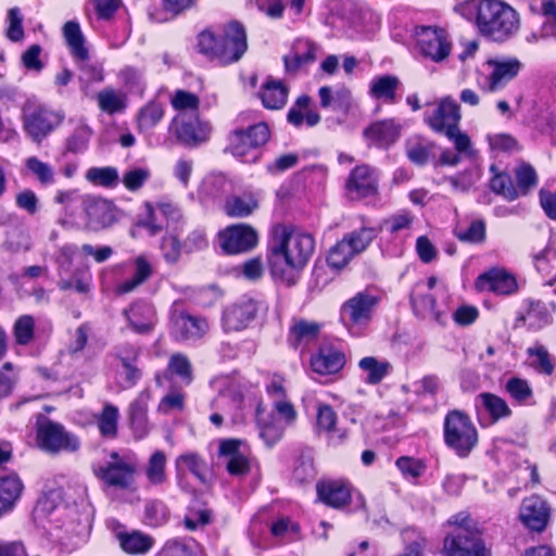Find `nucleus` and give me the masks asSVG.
<instances>
[{
	"label": "nucleus",
	"mask_w": 556,
	"mask_h": 556,
	"mask_svg": "<svg viewBox=\"0 0 556 556\" xmlns=\"http://www.w3.org/2000/svg\"><path fill=\"white\" fill-rule=\"evenodd\" d=\"M37 445L49 453L76 452L79 440L58 422L40 416L37 419Z\"/></svg>",
	"instance_id": "nucleus-6"
},
{
	"label": "nucleus",
	"mask_w": 556,
	"mask_h": 556,
	"mask_svg": "<svg viewBox=\"0 0 556 556\" xmlns=\"http://www.w3.org/2000/svg\"><path fill=\"white\" fill-rule=\"evenodd\" d=\"M83 210L86 217L85 226L90 231H100L115 222L114 207L105 199L86 197L83 201Z\"/></svg>",
	"instance_id": "nucleus-15"
},
{
	"label": "nucleus",
	"mask_w": 556,
	"mask_h": 556,
	"mask_svg": "<svg viewBox=\"0 0 556 556\" xmlns=\"http://www.w3.org/2000/svg\"><path fill=\"white\" fill-rule=\"evenodd\" d=\"M358 367L367 375L366 382L369 384L380 383L392 370L390 362L380 361L374 356L363 357Z\"/></svg>",
	"instance_id": "nucleus-34"
},
{
	"label": "nucleus",
	"mask_w": 556,
	"mask_h": 556,
	"mask_svg": "<svg viewBox=\"0 0 556 556\" xmlns=\"http://www.w3.org/2000/svg\"><path fill=\"white\" fill-rule=\"evenodd\" d=\"M138 465L135 460L109 462L96 470V475L108 485L118 489H131Z\"/></svg>",
	"instance_id": "nucleus-13"
},
{
	"label": "nucleus",
	"mask_w": 556,
	"mask_h": 556,
	"mask_svg": "<svg viewBox=\"0 0 556 556\" xmlns=\"http://www.w3.org/2000/svg\"><path fill=\"white\" fill-rule=\"evenodd\" d=\"M152 274V267L144 256H139L135 261V275L116 287L117 294H126L134 291L143 283Z\"/></svg>",
	"instance_id": "nucleus-35"
},
{
	"label": "nucleus",
	"mask_w": 556,
	"mask_h": 556,
	"mask_svg": "<svg viewBox=\"0 0 556 556\" xmlns=\"http://www.w3.org/2000/svg\"><path fill=\"white\" fill-rule=\"evenodd\" d=\"M257 232L249 225L227 227L219 233V243L227 254H239L252 250L257 244Z\"/></svg>",
	"instance_id": "nucleus-11"
},
{
	"label": "nucleus",
	"mask_w": 556,
	"mask_h": 556,
	"mask_svg": "<svg viewBox=\"0 0 556 556\" xmlns=\"http://www.w3.org/2000/svg\"><path fill=\"white\" fill-rule=\"evenodd\" d=\"M97 101L99 108L108 114L122 112L126 108L125 94L112 88H104L99 91L97 94Z\"/></svg>",
	"instance_id": "nucleus-37"
},
{
	"label": "nucleus",
	"mask_w": 556,
	"mask_h": 556,
	"mask_svg": "<svg viewBox=\"0 0 556 556\" xmlns=\"http://www.w3.org/2000/svg\"><path fill=\"white\" fill-rule=\"evenodd\" d=\"M448 523L457 528L444 539L443 553L446 556H491L475 522L466 513L454 515Z\"/></svg>",
	"instance_id": "nucleus-3"
},
{
	"label": "nucleus",
	"mask_w": 556,
	"mask_h": 556,
	"mask_svg": "<svg viewBox=\"0 0 556 556\" xmlns=\"http://www.w3.org/2000/svg\"><path fill=\"white\" fill-rule=\"evenodd\" d=\"M444 439L446 444L459 456H466L477 444L478 433L466 414L453 410L445 417Z\"/></svg>",
	"instance_id": "nucleus-5"
},
{
	"label": "nucleus",
	"mask_w": 556,
	"mask_h": 556,
	"mask_svg": "<svg viewBox=\"0 0 556 556\" xmlns=\"http://www.w3.org/2000/svg\"><path fill=\"white\" fill-rule=\"evenodd\" d=\"M490 186L495 193L503 195L506 200L513 201L518 197V191L514 187L510 176L507 174L494 175Z\"/></svg>",
	"instance_id": "nucleus-55"
},
{
	"label": "nucleus",
	"mask_w": 556,
	"mask_h": 556,
	"mask_svg": "<svg viewBox=\"0 0 556 556\" xmlns=\"http://www.w3.org/2000/svg\"><path fill=\"white\" fill-rule=\"evenodd\" d=\"M480 291H492L497 294L507 295L516 292L517 281L514 276L504 269L493 268L480 275L476 282Z\"/></svg>",
	"instance_id": "nucleus-21"
},
{
	"label": "nucleus",
	"mask_w": 556,
	"mask_h": 556,
	"mask_svg": "<svg viewBox=\"0 0 556 556\" xmlns=\"http://www.w3.org/2000/svg\"><path fill=\"white\" fill-rule=\"evenodd\" d=\"M400 80L395 76L384 75L371 81L370 92L377 99L393 102Z\"/></svg>",
	"instance_id": "nucleus-42"
},
{
	"label": "nucleus",
	"mask_w": 556,
	"mask_h": 556,
	"mask_svg": "<svg viewBox=\"0 0 556 556\" xmlns=\"http://www.w3.org/2000/svg\"><path fill=\"white\" fill-rule=\"evenodd\" d=\"M257 312L256 303L248 300L236 303L225 309L223 315V327L226 332L241 331L255 318Z\"/></svg>",
	"instance_id": "nucleus-19"
},
{
	"label": "nucleus",
	"mask_w": 556,
	"mask_h": 556,
	"mask_svg": "<svg viewBox=\"0 0 556 556\" xmlns=\"http://www.w3.org/2000/svg\"><path fill=\"white\" fill-rule=\"evenodd\" d=\"M337 424V414L329 405H321L317 413V428L319 431L331 432Z\"/></svg>",
	"instance_id": "nucleus-62"
},
{
	"label": "nucleus",
	"mask_w": 556,
	"mask_h": 556,
	"mask_svg": "<svg viewBox=\"0 0 556 556\" xmlns=\"http://www.w3.org/2000/svg\"><path fill=\"white\" fill-rule=\"evenodd\" d=\"M346 191L352 200L376 195L378 179L375 170L367 165L356 166L346 180Z\"/></svg>",
	"instance_id": "nucleus-16"
},
{
	"label": "nucleus",
	"mask_w": 556,
	"mask_h": 556,
	"mask_svg": "<svg viewBox=\"0 0 556 556\" xmlns=\"http://www.w3.org/2000/svg\"><path fill=\"white\" fill-rule=\"evenodd\" d=\"M161 250L163 257L169 264L178 262L181 252V245L177 237L166 236L162 240Z\"/></svg>",
	"instance_id": "nucleus-61"
},
{
	"label": "nucleus",
	"mask_w": 556,
	"mask_h": 556,
	"mask_svg": "<svg viewBox=\"0 0 556 556\" xmlns=\"http://www.w3.org/2000/svg\"><path fill=\"white\" fill-rule=\"evenodd\" d=\"M531 356L533 357L532 365L539 369L541 372L546 375H551L554 370V366L552 364L549 354L544 348H535L529 350Z\"/></svg>",
	"instance_id": "nucleus-63"
},
{
	"label": "nucleus",
	"mask_w": 556,
	"mask_h": 556,
	"mask_svg": "<svg viewBox=\"0 0 556 556\" xmlns=\"http://www.w3.org/2000/svg\"><path fill=\"white\" fill-rule=\"evenodd\" d=\"M314 251L315 240L309 233L287 228L277 230L267 254L271 276L294 286Z\"/></svg>",
	"instance_id": "nucleus-1"
},
{
	"label": "nucleus",
	"mask_w": 556,
	"mask_h": 556,
	"mask_svg": "<svg viewBox=\"0 0 556 556\" xmlns=\"http://www.w3.org/2000/svg\"><path fill=\"white\" fill-rule=\"evenodd\" d=\"M554 311L553 303L530 301L527 314L520 319L526 321L530 328L540 329L551 321Z\"/></svg>",
	"instance_id": "nucleus-30"
},
{
	"label": "nucleus",
	"mask_w": 556,
	"mask_h": 556,
	"mask_svg": "<svg viewBox=\"0 0 556 556\" xmlns=\"http://www.w3.org/2000/svg\"><path fill=\"white\" fill-rule=\"evenodd\" d=\"M138 356V350L136 348L130 349V354L127 356H124L123 354H119V359L122 362L123 368H124V376L126 380L125 388H130L137 383V381L140 379V370L134 365V362L137 359Z\"/></svg>",
	"instance_id": "nucleus-56"
},
{
	"label": "nucleus",
	"mask_w": 556,
	"mask_h": 556,
	"mask_svg": "<svg viewBox=\"0 0 556 556\" xmlns=\"http://www.w3.org/2000/svg\"><path fill=\"white\" fill-rule=\"evenodd\" d=\"M288 89L278 80H267L261 92L264 106L268 110H280L287 103Z\"/></svg>",
	"instance_id": "nucleus-33"
},
{
	"label": "nucleus",
	"mask_w": 556,
	"mask_h": 556,
	"mask_svg": "<svg viewBox=\"0 0 556 556\" xmlns=\"http://www.w3.org/2000/svg\"><path fill=\"white\" fill-rule=\"evenodd\" d=\"M178 477L188 470L202 483L206 482L208 467L206 462L197 453H185L175 460Z\"/></svg>",
	"instance_id": "nucleus-31"
},
{
	"label": "nucleus",
	"mask_w": 556,
	"mask_h": 556,
	"mask_svg": "<svg viewBox=\"0 0 556 556\" xmlns=\"http://www.w3.org/2000/svg\"><path fill=\"white\" fill-rule=\"evenodd\" d=\"M552 508L540 495L526 497L519 508V519L530 531L541 533L549 522Z\"/></svg>",
	"instance_id": "nucleus-10"
},
{
	"label": "nucleus",
	"mask_w": 556,
	"mask_h": 556,
	"mask_svg": "<svg viewBox=\"0 0 556 556\" xmlns=\"http://www.w3.org/2000/svg\"><path fill=\"white\" fill-rule=\"evenodd\" d=\"M316 490L318 498L333 508L345 507L351 502V489L343 481H320L317 483Z\"/></svg>",
	"instance_id": "nucleus-22"
},
{
	"label": "nucleus",
	"mask_w": 556,
	"mask_h": 556,
	"mask_svg": "<svg viewBox=\"0 0 556 556\" xmlns=\"http://www.w3.org/2000/svg\"><path fill=\"white\" fill-rule=\"evenodd\" d=\"M456 237L468 243H481L485 239V225L482 220H473L468 228H457Z\"/></svg>",
	"instance_id": "nucleus-54"
},
{
	"label": "nucleus",
	"mask_w": 556,
	"mask_h": 556,
	"mask_svg": "<svg viewBox=\"0 0 556 556\" xmlns=\"http://www.w3.org/2000/svg\"><path fill=\"white\" fill-rule=\"evenodd\" d=\"M377 298L359 292L346 301L342 307V314L348 319L351 329H363L371 320Z\"/></svg>",
	"instance_id": "nucleus-12"
},
{
	"label": "nucleus",
	"mask_w": 556,
	"mask_h": 556,
	"mask_svg": "<svg viewBox=\"0 0 556 556\" xmlns=\"http://www.w3.org/2000/svg\"><path fill=\"white\" fill-rule=\"evenodd\" d=\"M151 177V172L144 167H135L123 175L122 182L128 191L135 192Z\"/></svg>",
	"instance_id": "nucleus-52"
},
{
	"label": "nucleus",
	"mask_w": 556,
	"mask_h": 556,
	"mask_svg": "<svg viewBox=\"0 0 556 556\" xmlns=\"http://www.w3.org/2000/svg\"><path fill=\"white\" fill-rule=\"evenodd\" d=\"M476 401L490 414L493 421L508 417L511 414L506 401L493 393H480Z\"/></svg>",
	"instance_id": "nucleus-36"
},
{
	"label": "nucleus",
	"mask_w": 556,
	"mask_h": 556,
	"mask_svg": "<svg viewBox=\"0 0 556 556\" xmlns=\"http://www.w3.org/2000/svg\"><path fill=\"white\" fill-rule=\"evenodd\" d=\"M506 391L519 403H525L532 395V390L528 382L516 377L507 381Z\"/></svg>",
	"instance_id": "nucleus-60"
},
{
	"label": "nucleus",
	"mask_w": 556,
	"mask_h": 556,
	"mask_svg": "<svg viewBox=\"0 0 556 556\" xmlns=\"http://www.w3.org/2000/svg\"><path fill=\"white\" fill-rule=\"evenodd\" d=\"M416 45L419 53L433 62L445 60L451 53V42L443 29L420 27L416 30Z\"/></svg>",
	"instance_id": "nucleus-9"
},
{
	"label": "nucleus",
	"mask_w": 556,
	"mask_h": 556,
	"mask_svg": "<svg viewBox=\"0 0 556 556\" xmlns=\"http://www.w3.org/2000/svg\"><path fill=\"white\" fill-rule=\"evenodd\" d=\"M257 207V201L250 194L230 197L226 202V213L232 217L249 216Z\"/></svg>",
	"instance_id": "nucleus-43"
},
{
	"label": "nucleus",
	"mask_w": 556,
	"mask_h": 556,
	"mask_svg": "<svg viewBox=\"0 0 556 556\" xmlns=\"http://www.w3.org/2000/svg\"><path fill=\"white\" fill-rule=\"evenodd\" d=\"M121 547L128 554H144L153 544V540L140 532H132L129 534H119Z\"/></svg>",
	"instance_id": "nucleus-41"
},
{
	"label": "nucleus",
	"mask_w": 556,
	"mask_h": 556,
	"mask_svg": "<svg viewBox=\"0 0 556 556\" xmlns=\"http://www.w3.org/2000/svg\"><path fill=\"white\" fill-rule=\"evenodd\" d=\"M168 370L189 384L192 381V366L187 355L175 353L169 357Z\"/></svg>",
	"instance_id": "nucleus-51"
},
{
	"label": "nucleus",
	"mask_w": 556,
	"mask_h": 556,
	"mask_svg": "<svg viewBox=\"0 0 556 556\" xmlns=\"http://www.w3.org/2000/svg\"><path fill=\"white\" fill-rule=\"evenodd\" d=\"M376 236V229L364 227L345 235L343 239L348 240L349 247L357 255L367 249Z\"/></svg>",
	"instance_id": "nucleus-46"
},
{
	"label": "nucleus",
	"mask_w": 556,
	"mask_h": 556,
	"mask_svg": "<svg viewBox=\"0 0 556 556\" xmlns=\"http://www.w3.org/2000/svg\"><path fill=\"white\" fill-rule=\"evenodd\" d=\"M198 47L201 53L216 58L222 62V46L211 31H203L199 36Z\"/></svg>",
	"instance_id": "nucleus-59"
},
{
	"label": "nucleus",
	"mask_w": 556,
	"mask_h": 556,
	"mask_svg": "<svg viewBox=\"0 0 556 556\" xmlns=\"http://www.w3.org/2000/svg\"><path fill=\"white\" fill-rule=\"evenodd\" d=\"M30 174L43 186L52 185L54 182V170L48 163L40 161L36 156H30L25 163Z\"/></svg>",
	"instance_id": "nucleus-47"
},
{
	"label": "nucleus",
	"mask_w": 556,
	"mask_h": 556,
	"mask_svg": "<svg viewBox=\"0 0 556 556\" xmlns=\"http://www.w3.org/2000/svg\"><path fill=\"white\" fill-rule=\"evenodd\" d=\"M241 441L236 439L223 440L219 444V455L226 460V469L232 476H243L249 472L248 458L239 451Z\"/></svg>",
	"instance_id": "nucleus-25"
},
{
	"label": "nucleus",
	"mask_w": 556,
	"mask_h": 556,
	"mask_svg": "<svg viewBox=\"0 0 556 556\" xmlns=\"http://www.w3.org/2000/svg\"><path fill=\"white\" fill-rule=\"evenodd\" d=\"M460 119L459 106L450 97L440 100L431 114L425 117L426 123L437 132L453 135Z\"/></svg>",
	"instance_id": "nucleus-14"
},
{
	"label": "nucleus",
	"mask_w": 556,
	"mask_h": 556,
	"mask_svg": "<svg viewBox=\"0 0 556 556\" xmlns=\"http://www.w3.org/2000/svg\"><path fill=\"white\" fill-rule=\"evenodd\" d=\"M16 205L26 211L28 214L34 215L38 211L39 200L36 193L29 189H25L16 194Z\"/></svg>",
	"instance_id": "nucleus-64"
},
{
	"label": "nucleus",
	"mask_w": 556,
	"mask_h": 556,
	"mask_svg": "<svg viewBox=\"0 0 556 556\" xmlns=\"http://www.w3.org/2000/svg\"><path fill=\"white\" fill-rule=\"evenodd\" d=\"M356 254L349 247L348 240L342 238L336 245H333L327 256V263L331 268L342 269Z\"/></svg>",
	"instance_id": "nucleus-44"
},
{
	"label": "nucleus",
	"mask_w": 556,
	"mask_h": 556,
	"mask_svg": "<svg viewBox=\"0 0 556 556\" xmlns=\"http://www.w3.org/2000/svg\"><path fill=\"white\" fill-rule=\"evenodd\" d=\"M170 130L179 143L193 148L208 140L212 127L195 113L180 112L172 121Z\"/></svg>",
	"instance_id": "nucleus-8"
},
{
	"label": "nucleus",
	"mask_w": 556,
	"mask_h": 556,
	"mask_svg": "<svg viewBox=\"0 0 556 556\" xmlns=\"http://www.w3.org/2000/svg\"><path fill=\"white\" fill-rule=\"evenodd\" d=\"M256 421L260 429V437L268 446H273L283 434L285 427L273 414H265L260 404L256 408Z\"/></svg>",
	"instance_id": "nucleus-27"
},
{
	"label": "nucleus",
	"mask_w": 556,
	"mask_h": 556,
	"mask_svg": "<svg viewBox=\"0 0 556 556\" xmlns=\"http://www.w3.org/2000/svg\"><path fill=\"white\" fill-rule=\"evenodd\" d=\"M118 409L116 406L106 404L98 417L100 433L106 438H114L117 432Z\"/></svg>",
	"instance_id": "nucleus-45"
},
{
	"label": "nucleus",
	"mask_w": 556,
	"mask_h": 556,
	"mask_svg": "<svg viewBox=\"0 0 556 556\" xmlns=\"http://www.w3.org/2000/svg\"><path fill=\"white\" fill-rule=\"evenodd\" d=\"M492 67V72L482 85V89L486 92H495L511 80L520 70V62L516 59L507 61H488Z\"/></svg>",
	"instance_id": "nucleus-20"
},
{
	"label": "nucleus",
	"mask_w": 556,
	"mask_h": 556,
	"mask_svg": "<svg viewBox=\"0 0 556 556\" xmlns=\"http://www.w3.org/2000/svg\"><path fill=\"white\" fill-rule=\"evenodd\" d=\"M319 97L323 108H332L336 111H346L351 103V93L346 89H340L332 93L329 87H321Z\"/></svg>",
	"instance_id": "nucleus-40"
},
{
	"label": "nucleus",
	"mask_w": 556,
	"mask_h": 556,
	"mask_svg": "<svg viewBox=\"0 0 556 556\" xmlns=\"http://www.w3.org/2000/svg\"><path fill=\"white\" fill-rule=\"evenodd\" d=\"M316 46L311 41L299 42L293 50L283 58L288 73H296L303 65L314 62Z\"/></svg>",
	"instance_id": "nucleus-28"
},
{
	"label": "nucleus",
	"mask_w": 556,
	"mask_h": 556,
	"mask_svg": "<svg viewBox=\"0 0 556 556\" xmlns=\"http://www.w3.org/2000/svg\"><path fill=\"white\" fill-rule=\"evenodd\" d=\"M64 113L41 105H25L22 113L23 129L30 140L41 143L64 121Z\"/></svg>",
	"instance_id": "nucleus-4"
},
{
	"label": "nucleus",
	"mask_w": 556,
	"mask_h": 556,
	"mask_svg": "<svg viewBox=\"0 0 556 556\" xmlns=\"http://www.w3.org/2000/svg\"><path fill=\"white\" fill-rule=\"evenodd\" d=\"M128 326L139 334L150 333L155 325V309L147 302H137L124 311Z\"/></svg>",
	"instance_id": "nucleus-23"
},
{
	"label": "nucleus",
	"mask_w": 556,
	"mask_h": 556,
	"mask_svg": "<svg viewBox=\"0 0 556 556\" xmlns=\"http://www.w3.org/2000/svg\"><path fill=\"white\" fill-rule=\"evenodd\" d=\"M479 31L494 41H505L520 27L519 14L500 0H479L477 7Z\"/></svg>",
	"instance_id": "nucleus-2"
},
{
	"label": "nucleus",
	"mask_w": 556,
	"mask_h": 556,
	"mask_svg": "<svg viewBox=\"0 0 556 556\" xmlns=\"http://www.w3.org/2000/svg\"><path fill=\"white\" fill-rule=\"evenodd\" d=\"M319 325L314 321L300 320L291 329V336L295 344L308 343L315 340L319 333Z\"/></svg>",
	"instance_id": "nucleus-50"
},
{
	"label": "nucleus",
	"mask_w": 556,
	"mask_h": 556,
	"mask_svg": "<svg viewBox=\"0 0 556 556\" xmlns=\"http://www.w3.org/2000/svg\"><path fill=\"white\" fill-rule=\"evenodd\" d=\"M35 320L30 315L21 316L14 324V337L18 344H27L34 336Z\"/></svg>",
	"instance_id": "nucleus-58"
},
{
	"label": "nucleus",
	"mask_w": 556,
	"mask_h": 556,
	"mask_svg": "<svg viewBox=\"0 0 556 556\" xmlns=\"http://www.w3.org/2000/svg\"><path fill=\"white\" fill-rule=\"evenodd\" d=\"M400 134V127L393 119L380 121L371 124L364 130V136L381 146L393 143Z\"/></svg>",
	"instance_id": "nucleus-29"
},
{
	"label": "nucleus",
	"mask_w": 556,
	"mask_h": 556,
	"mask_svg": "<svg viewBox=\"0 0 556 556\" xmlns=\"http://www.w3.org/2000/svg\"><path fill=\"white\" fill-rule=\"evenodd\" d=\"M174 336L179 341L202 338L208 330L206 319L187 312H175L172 317Z\"/></svg>",
	"instance_id": "nucleus-18"
},
{
	"label": "nucleus",
	"mask_w": 556,
	"mask_h": 556,
	"mask_svg": "<svg viewBox=\"0 0 556 556\" xmlns=\"http://www.w3.org/2000/svg\"><path fill=\"white\" fill-rule=\"evenodd\" d=\"M151 400L150 390L141 391L128 407V419L137 438L141 439L149 432L148 407Z\"/></svg>",
	"instance_id": "nucleus-24"
},
{
	"label": "nucleus",
	"mask_w": 556,
	"mask_h": 556,
	"mask_svg": "<svg viewBox=\"0 0 556 556\" xmlns=\"http://www.w3.org/2000/svg\"><path fill=\"white\" fill-rule=\"evenodd\" d=\"M220 46L223 49L222 63L228 64L238 61L248 48L244 27L238 22L228 23L225 26Z\"/></svg>",
	"instance_id": "nucleus-17"
},
{
	"label": "nucleus",
	"mask_w": 556,
	"mask_h": 556,
	"mask_svg": "<svg viewBox=\"0 0 556 556\" xmlns=\"http://www.w3.org/2000/svg\"><path fill=\"white\" fill-rule=\"evenodd\" d=\"M170 103L175 110L180 112L192 111L195 112L200 105V99L194 93H191L186 90H177L172 99Z\"/></svg>",
	"instance_id": "nucleus-53"
},
{
	"label": "nucleus",
	"mask_w": 556,
	"mask_h": 556,
	"mask_svg": "<svg viewBox=\"0 0 556 556\" xmlns=\"http://www.w3.org/2000/svg\"><path fill=\"white\" fill-rule=\"evenodd\" d=\"M146 476L153 485H162L166 482V455L164 452L156 451L151 455L146 467Z\"/></svg>",
	"instance_id": "nucleus-38"
},
{
	"label": "nucleus",
	"mask_w": 556,
	"mask_h": 556,
	"mask_svg": "<svg viewBox=\"0 0 556 556\" xmlns=\"http://www.w3.org/2000/svg\"><path fill=\"white\" fill-rule=\"evenodd\" d=\"M163 115V106L159 103L150 102L138 113V127L141 130L151 129L162 119Z\"/></svg>",
	"instance_id": "nucleus-48"
},
{
	"label": "nucleus",
	"mask_w": 556,
	"mask_h": 556,
	"mask_svg": "<svg viewBox=\"0 0 556 556\" xmlns=\"http://www.w3.org/2000/svg\"><path fill=\"white\" fill-rule=\"evenodd\" d=\"M91 134L92 131L87 125H79L67 139V150L73 153L84 151L87 148Z\"/></svg>",
	"instance_id": "nucleus-57"
},
{
	"label": "nucleus",
	"mask_w": 556,
	"mask_h": 556,
	"mask_svg": "<svg viewBox=\"0 0 556 556\" xmlns=\"http://www.w3.org/2000/svg\"><path fill=\"white\" fill-rule=\"evenodd\" d=\"M267 124L258 123L247 130L237 129L229 137L228 150L243 162H254L258 157L257 149L269 139Z\"/></svg>",
	"instance_id": "nucleus-7"
},
{
	"label": "nucleus",
	"mask_w": 556,
	"mask_h": 556,
	"mask_svg": "<svg viewBox=\"0 0 556 556\" xmlns=\"http://www.w3.org/2000/svg\"><path fill=\"white\" fill-rule=\"evenodd\" d=\"M63 35L71 49L73 56L80 62L88 59V49L85 47V38L78 23L66 22L63 26Z\"/></svg>",
	"instance_id": "nucleus-32"
},
{
	"label": "nucleus",
	"mask_w": 556,
	"mask_h": 556,
	"mask_svg": "<svg viewBox=\"0 0 556 556\" xmlns=\"http://www.w3.org/2000/svg\"><path fill=\"white\" fill-rule=\"evenodd\" d=\"M85 178L94 186L114 188L119 181L118 170L112 166L90 167Z\"/></svg>",
	"instance_id": "nucleus-39"
},
{
	"label": "nucleus",
	"mask_w": 556,
	"mask_h": 556,
	"mask_svg": "<svg viewBox=\"0 0 556 556\" xmlns=\"http://www.w3.org/2000/svg\"><path fill=\"white\" fill-rule=\"evenodd\" d=\"M344 365V355L338 350L323 348L312 357L313 370L320 375H329L339 371Z\"/></svg>",
	"instance_id": "nucleus-26"
},
{
	"label": "nucleus",
	"mask_w": 556,
	"mask_h": 556,
	"mask_svg": "<svg viewBox=\"0 0 556 556\" xmlns=\"http://www.w3.org/2000/svg\"><path fill=\"white\" fill-rule=\"evenodd\" d=\"M4 248L12 253L28 252L31 249V237L25 229H14L7 235Z\"/></svg>",
	"instance_id": "nucleus-49"
}]
</instances>
